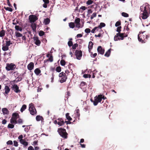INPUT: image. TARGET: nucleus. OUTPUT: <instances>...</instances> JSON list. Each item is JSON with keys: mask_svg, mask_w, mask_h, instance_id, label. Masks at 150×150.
Segmentation results:
<instances>
[{"mask_svg": "<svg viewBox=\"0 0 150 150\" xmlns=\"http://www.w3.org/2000/svg\"><path fill=\"white\" fill-rule=\"evenodd\" d=\"M56 71L58 72H60L61 71V67L60 66L57 67L56 69Z\"/></svg>", "mask_w": 150, "mask_h": 150, "instance_id": "a18cd8bd", "label": "nucleus"}, {"mask_svg": "<svg viewBox=\"0 0 150 150\" xmlns=\"http://www.w3.org/2000/svg\"><path fill=\"white\" fill-rule=\"evenodd\" d=\"M14 127V125L13 124H9L8 125V127L9 128H13Z\"/></svg>", "mask_w": 150, "mask_h": 150, "instance_id": "09e8293b", "label": "nucleus"}, {"mask_svg": "<svg viewBox=\"0 0 150 150\" xmlns=\"http://www.w3.org/2000/svg\"><path fill=\"white\" fill-rule=\"evenodd\" d=\"M97 50L98 54L103 55L105 52V49L103 48L101 46H98L97 48Z\"/></svg>", "mask_w": 150, "mask_h": 150, "instance_id": "9d476101", "label": "nucleus"}, {"mask_svg": "<svg viewBox=\"0 0 150 150\" xmlns=\"http://www.w3.org/2000/svg\"><path fill=\"white\" fill-rule=\"evenodd\" d=\"M34 66L33 63L32 62H30L27 66L28 69L29 70H31L33 68Z\"/></svg>", "mask_w": 150, "mask_h": 150, "instance_id": "2eb2a0df", "label": "nucleus"}, {"mask_svg": "<svg viewBox=\"0 0 150 150\" xmlns=\"http://www.w3.org/2000/svg\"><path fill=\"white\" fill-rule=\"evenodd\" d=\"M4 89L5 90V93L6 94H8L10 90L9 87L8 86H6L5 87Z\"/></svg>", "mask_w": 150, "mask_h": 150, "instance_id": "412c9836", "label": "nucleus"}, {"mask_svg": "<svg viewBox=\"0 0 150 150\" xmlns=\"http://www.w3.org/2000/svg\"><path fill=\"white\" fill-rule=\"evenodd\" d=\"M15 35L17 37H21L22 36V34L18 32H15Z\"/></svg>", "mask_w": 150, "mask_h": 150, "instance_id": "473e14b6", "label": "nucleus"}, {"mask_svg": "<svg viewBox=\"0 0 150 150\" xmlns=\"http://www.w3.org/2000/svg\"><path fill=\"white\" fill-rule=\"evenodd\" d=\"M4 8L6 10L9 11L10 12H12L13 11L12 9V8H11L8 7H4Z\"/></svg>", "mask_w": 150, "mask_h": 150, "instance_id": "a19ab883", "label": "nucleus"}, {"mask_svg": "<svg viewBox=\"0 0 150 150\" xmlns=\"http://www.w3.org/2000/svg\"><path fill=\"white\" fill-rule=\"evenodd\" d=\"M49 59L50 62H52L53 61V57L52 55L50 56Z\"/></svg>", "mask_w": 150, "mask_h": 150, "instance_id": "052dcab7", "label": "nucleus"}, {"mask_svg": "<svg viewBox=\"0 0 150 150\" xmlns=\"http://www.w3.org/2000/svg\"><path fill=\"white\" fill-rule=\"evenodd\" d=\"M30 126H26L24 129L25 131H28L29 130H30Z\"/></svg>", "mask_w": 150, "mask_h": 150, "instance_id": "ea45409f", "label": "nucleus"}, {"mask_svg": "<svg viewBox=\"0 0 150 150\" xmlns=\"http://www.w3.org/2000/svg\"><path fill=\"white\" fill-rule=\"evenodd\" d=\"M16 67V65L13 63H7L6 64V69L7 71L13 70Z\"/></svg>", "mask_w": 150, "mask_h": 150, "instance_id": "423d86ee", "label": "nucleus"}, {"mask_svg": "<svg viewBox=\"0 0 150 150\" xmlns=\"http://www.w3.org/2000/svg\"><path fill=\"white\" fill-rule=\"evenodd\" d=\"M93 43L91 41H90L88 45V51L91 52V50L92 49L93 46Z\"/></svg>", "mask_w": 150, "mask_h": 150, "instance_id": "dca6fc26", "label": "nucleus"}, {"mask_svg": "<svg viewBox=\"0 0 150 150\" xmlns=\"http://www.w3.org/2000/svg\"><path fill=\"white\" fill-rule=\"evenodd\" d=\"M111 49H109L104 54V56L106 57H108L109 56L110 52H111Z\"/></svg>", "mask_w": 150, "mask_h": 150, "instance_id": "393cba45", "label": "nucleus"}, {"mask_svg": "<svg viewBox=\"0 0 150 150\" xmlns=\"http://www.w3.org/2000/svg\"><path fill=\"white\" fill-rule=\"evenodd\" d=\"M34 40L35 43L37 46H40L41 43V42L40 40H39L38 38L37 37H34Z\"/></svg>", "mask_w": 150, "mask_h": 150, "instance_id": "ddd939ff", "label": "nucleus"}, {"mask_svg": "<svg viewBox=\"0 0 150 150\" xmlns=\"http://www.w3.org/2000/svg\"><path fill=\"white\" fill-rule=\"evenodd\" d=\"M78 46V45L77 43H76L74 44V45H73L72 46V48L73 49L75 50L76 49V48Z\"/></svg>", "mask_w": 150, "mask_h": 150, "instance_id": "37998d69", "label": "nucleus"}, {"mask_svg": "<svg viewBox=\"0 0 150 150\" xmlns=\"http://www.w3.org/2000/svg\"><path fill=\"white\" fill-rule=\"evenodd\" d=\"M50 21V19L48 18L44 19V23L45 25L48 24L49 23Z\"/></svg>", "mask_w": 150, "mask_h": 150, "instance_id": "b1692460", "label": "nucleus"}, {"mask_svg": "<svg viewBox=\"0 0 150 150\" xmlns=\"http://www.w3.org/2000/svg\"><path fill=\"white\" fill-rule=\"evenodd\" d=\"M105 26V24L103 23H100L98 26L97 27L98 28L101 29L102 28L104 27Z\"/></svg>", "mask_w": 150, "mask_h": 150, "instance_id": "cd10ccee", "label": "nucleus"}, {"mask_svg": "<svg viewBox=\"0 0 150 150\" xmlns=\"http://www.w3.org/2000/svg\"><path fill=\"white\" fill-rule=\"evenodd\" d=\"M86 85V82H83V81H82L81 82V84L80 85L81 88H82L81 87L83 86H85Z\"/></svg>", "mask_w": 150, "mask_h": 150, "instance_id": "49530a36", "label": "nucleus"}, {"mask_svg": "<svg viewBox=\"0 0 150 150\" xmlns=\"http://www.w3.org/2000/svg\"><path fill=\"white\" fill-rule=\"evenodd\" d=\"M94 98L93 105L95 106L97 105L99 102L101 103L102 99H105L104 96L101 94L96 96Z\"/></svg>", "mask_w": 150, "mask_h": 150, "instance_id": "20e7f679", "label": "nucleus"}, {"mask_svg": "<svg viewBox=\"0 0 150 150\" xmlns=\"http://www.w3.org/2000/svg\"><path fill=\"white\" fill-rule=\"evenodd\" d=\"M96 16V13H93L92 15L91 16V19H92L94 17H95Z\"/></svg>", "mask_w": 150, "mask_h": 150, "instance_id": "8fccbe9b", "label": "nucleus"}, {"mask_svg": "<svg viewBox=\"0 0 150 150\" xmlns=\"http://www.w3.org/2000/svg\"><path fill=\"white\" fill-rule=\"evenodd\" d=\"M9 49V47L8 46L6 45H3L2 47V50L4 51H6L8 50Z\"/></svg>", "mask_w": 150, "mask_h": 150, "instance_id": "c85d7f7f", "label": "nucleus"}, {"mask_svg": "<svg viewBox=\"0 0 150 150\" xmlns=\"http://www.w3.org/2000/svg\"><path fill=\"white\" fill-rule=\"evenodd\" d=\"M14 91L16 93H18L21 92V91L19 89V87L16 84H14L12 87Z\"/></svg>", "mask_w": 150, "mask_h": 150, "instance_id": "9b49d317", "label": "nucleus"}, {"mask_svg": "<svg viewBox=\"0 0 150 150\" xmlns=\"http://www.w3.org/2000/svg\"><path fill=\"white\" fill-rule=\"evenodd\" d=\"M98 28L97 27H96L93 28L91 31V32L92 33H94L96 30H97V29Z\"/></svg>", "mask_w": 150, "mask_h": 150, "instance_id": "4d7b16f0", "label": "nucleus"}, {"mask_svg": "<svg viewBox=\"0 0 150 150\" xmlns=\"http://www.w3.org/2000/svg\"><path fill=\"white\" fill-rule=\"evenodd\" d=\"M13 143H14V145L16 146L17 147L18 146V142L16 140H14L13 141Z\"/></svg>", "mask_w": 150, "mask_h": 150, "instance_id": "6e6d98bb", "label": "nucleus"}, {"mask_svg": "<svg viewBox=\"0 0 150 150\" xmlns=\"http://www.w3.org/2000/svg\"><path fill=\"white\" fill-rule=\"evenodd\" d=\"M29 19L30 22H34L38 19V18L35 15H32L29 16Z\"/></svg>", "mask_w": 150, "mask_h": 150, "instance_id": "1a4fd4ad", "label": "nucleus"}, {"mask_svg": "<svg viewBox=\"0 0 150 150\" xmlns=\"http://www.w3.org/2000/svg\"><path fill=\"white\" fill-rule=\"evenodd\" d=\"M16 119L11 118L10 120L11 123L12 124H16L17 123Z\"/></svg>", "mask_w": 150, "mask_h": 150, "instance_id": "c756f323", "label": "nucleus"}, {"mask_svg": "<svg viewBox=\"0 0 150 150\" xmlns=\"http://www.w3.org/2000/svg\"><path fill=\"white\" fill-rule=\"evenodd\" d=\"M80 20L79 18H77L75 19V22L76 24V27H77L78 28H79L80 27Z\"/></svg>", "mask_w": 150, "mask_h": 150, "instance_id": "4468645a", "label": "nucleus"}, {"mask_svg": "<svg viewBox=\"0 0 150 150\" xmlns=\"http://www.w3.org/2000/svg\"><path fill=\"white\" fill-rule=\"evenodd\" d=\"M36 119L37 121H42L43 120V117L40 115H37L36 117Z\"/></svg>", "mask_w": 150, "mask_h": 150, "instance_id": "4be33fe9", "label": "nucleus"}, {"mask_svg": "<svg viewBox=\"0 0 150 150\" xmlns=\"http://www.w3.org/2000/svg\"><path fill=\"white\" fill-rule=\"evenodd\" d=\"M91 53V55H92V56H91V57H95L97 55V53H95L93 54V53L92 52H90Z\"/></svg>", "mask_w": 150, "mask_h": 150, "instance_id": "5fc2aeb1", "label": "nucleus"}, {"mask_svg": "<svg viewBox=\"0 0 150 150\" xmlns=\"http://www.w3.org/2000/svg\"><path fill=\"white\" fill-rule=\"evenodd\" d=\"M83 35L81 34H79L77 35L76 37L77 38H79L80 37H81Z\"/></svg>", "mask_w": 150, "mask_h": 150, "instance_id": "338daca9", "label": "nucleus"}, {"mask_svg": "<svg viewBox=\"0 0 150 150\" xmlns=\"http://www.w3.org/2000/svg\"><path fill=\"white\" fill-rule=\"evenodd\" d=\"M69 115V113H67L66 114V117L68 120L71 121L72 120V119Z\"/></svg>", "mask_w": 150, "mask_h": 150, "instance_id": "bb28decb", "label": "nucleus"}, {"mask_svg": "<svg viewBox=\"0 0 150 150\" xmlns=\"http://www.w3.org/2000/svg\"><path fill=\"white\" fill-rule=\"evenodd\" d=\"M121 26H119L117 28V31L118 32V33H121Z\"/></svg>", "mask_w": 150, "mask_h": 150, "instance_id": "603ef678", "label": "nucleus"}, {"mask_svg": "<svg viewBox=\"0 0 150 150\" xmlns=\"http://www.w3.org/2000/svg\"><path fill=\"white\" fill-rule=\"evenodd\" d=\"M33 30L34 31H35L36 28V25L35 24H34L31 26Z\"/></svg>", "mask_w": 150, "mask_h": 150, "instance_id": "c03bdc74", "label": "nucleus"}, {"mask_svg": "<svg viewBox=\"0 0 150 150\" xmlns=\"http://www.w3.org/2000/svg\"><path fill=\"white\" fill-rule=\"evenodd\" d=\"M122 15L125 17H129V15L127 13L125 12H122Z\"/></svg>", "mask_w": 150, "mask_h": 150, "instance_id": "58836bf2", "label": "nucleus"}, {"mask_svg": "<svg viewBox=\"0 0 150 150\" xmlns=\"http://www.w3.org/2000/svg\"><path fill=\"white\" fill-rule=\"evenodd\" d=\"M12 44V43L11 42V41L10 40L6 41V45L8 47Z\"/></svg>", "mask_w": 150, "mask_h": 150, "instance_id": "e433bc0d", "label": "nucleus"}, {"mask_svg": "<svg viewBox=\"0 0 150 150\" xmlns=\"http://www.w3.org/2000/svg\"><path fill=\"white\" fill-rule=\"evenodd\" d=\"M87 8L85 6H82L80 8V9H82L83 11H84V10H85Z\"/></svg>", "mask_w": 150, "mask_h": 150, "instance_id": "e2e57ef3", "label": "nucleus"}, {"mask_svg": "<svg viewBox=\"0 0 150 150\" xmlns=\"http://www.w3.org/2000/svg\"><path fill=\"white\" fill-rule=\"evenodd\" d=\"M19 114L17 113H13L12 118L17 120L19 117Z\"/></svg>", "mask_w": 150, "mask_h": 150, "instance_id": "a211bd4d", "label": "nucleus"}, {"mask_svg": "<svg viewBox=\"0 0 150 150\" xmlns=\"http://www.w3.org/2000/svg\"><path fill=\"white\" fill-rule=\"evenodd\" d=\"M93 1L92 0H88L86 2V4L88 5H90L91 4H92L93 3Z\"/></svg>", "mask_w": 150, "mask_h": 150, "instance_id": "4c0bfd02", "label": "nucleus"}, {"mask_svg": "<svg viewBox=\"0 0 150 150\" xmlns=\"http://www.w3.org/2000/svg\"><path fill=\"white\" fill-rule=\"evenodd\" d=\"M20 142L21 144H23L24 146H26L28 145V142L25 141L24 139H20Z\"/></svg>", "mask_w": 150, "mask_h": 150, "instance_id": "f3484780", "label": "nucleus"}, {"mask_svg": "<svg viewBox=\"0 0 150 150\" xmlns=\"http://www.w3.org/2000/svg\"><path fill=\"white\" fill-rule=\"evenodd\" d=\"M75 55L76 58L78 59H81L82 55V52L81 50H76L75 52Z\"/></svg>", "mask_w": 150, "mask_h": 150, "instance_id": "6e6552de", "label": "nucleus"}, {"mask_svg": "<svg viewBox=\"0 0 150 150\" xmlns=\"http://www.w3.org/2000/svg\"><path fill=\"white\" fill-rule=\"evenodd\" d=\"M29 110L31 115H34L36 114L37 111L35 108L34 104L32 103L30 104Z\"/></svg>", "mask_w": 150, "mask_h": 150, "instance_id": "39448f33", "label": "nucleus"}, {"mask_svg": "<svg viewBox=\"0 0 150 150\" xmlns=\"http://www.w3.org/2000/svg\"><path fill=\"white\" fill-rule=\"evenodd\" d=\"M28 150H34V149L33 147L30 146L28 147Z\"/></svg>", "mask_w": 150, "mask_h": 150, "instance_id": "680f3d73", "label": "nucleus"}, {"mask_svg": "<svg viewBox=\"0 0 150 150\" xmlns=\"http://www.w3.org/2000/svg\"><path fill=\"white\" fill-rule=\"evenodd\" d=\"M2 111L4 115H8V114L9 111L8 109L6 108H3L2 109Z\"/></svg>", "mask_w": 150, "mask_h": 150, "instance_id": "6ab92c4d", "label": "nucleus"}, {"mask_svg": "<svg viewBox=\"0 0 150 150\" xmlns=\"http://www.w3.org/2000/svg\"><path fill=\"white\" fill-rule=\"evenodd\" d=\"M149 6L148 5L145 6L143 5L142 6H140V10L141 12H143L141 15L142 18L143 19H146L149 16V14L148 13Z\"/></svg>", "mask_w": 150, "mask_h": 150, "instance_id": "f257e3e1", "label": "nucleus"}, {"mask_svg": "<svg viewBox=\"0 0 150 150\" xmlns=\"http://www.w3.org/2000/svg\"><path fill=\"white\" fill-rule=\"evenodd\" d=\"M127 37V34L125 33H118L116 34L114 37L115 41H117L120 40H123L124 38Z\"/></svg>", "mask_w": 150, "mask_h": 150, "instance_id": "7ed1b4c3", "label": "nucleus"}, {"mask_svg": "<svg viewBox=\"0 0 150 150\" xmlns=\"http://www.w3.org/2000/svg\"><path fill=\"white\" fill-rule=\"evenodd\" d=\"M57 131H66V129H64L59 128L58 129Z\"/></svg>", "mask_w": 150, "mask_h": 150, "instance_id": "bf43d9fd", "label": "nucleus"}, {"mask_svg": "<svg viewBox=\"0 0 150 150\" xmlns=\"http://www.w3.org/2000/svg\"><path fill=\"white\" fill-rule=\"evenodd\" d=\"M6 120L4 119L2 121V124L4 125H5L6 123Z\"/></svg>", "mask_w": 150, "mask_h": 150, "instance_id": "774afa93", "label": "nucleus"}, {"mask_svg": "<svg viewBox=\"0 0 150 150\" xmlns=\"http://www.w3.org/2000/svg\"><path fill=\"white\" fill-rule=\"evenodd\" d=\"M15 29L17 30L21 31L22 30V28L18 25H16L15 26Z\"/></svg>", "mask_w": 150, "mask_h": 150, "instance_id": "f704fd0d", "label": "nucleus"}, {"mask_svg": "<svg viewBox=\"0 0 150 150\" xmlns=\"http://www.w3.org/2000/svg\"><path fill=\"white\" fill-rule=\"evenodd\" d=\"M59 134L64 139L67 138L68 135L67 132H58Z\"/></svg>", "mask_w": 150, "mask_h": 150, "instance_id": "f8f14e48", "label": "nucleus"}, {"mask_svg": "<svg viewBox=\"0 0 150 150\" xmlns=\"http://www.w3.org/2000/svg\"><path fill=\"white\" fill-rule=\"evenodd\" d=\"M17 122L18 123H21L23 122V120L22 119H19L18 120Z\"/></svg>", "mask_w": 150, "mask_h": 150, "instance_id": "0e129e2a", "label": "nucleus"}, {"mask_svg": "<svg viewBox=\"0 0 150 150\" xmlns=\"http://www.w3.org/2000/svg\"><path fill=\"white\" fill-rule=\"evenodd\" d=\"M66 75V74L63 72L60 73L59 74V77H62L63 76H65Z\"/></svg>", "mask_w": 150, "mask_h": 150, "instance_id": "79ce46f5", "label": "nucleus"}, {"mask_svg": "<svg viewBox=\"0 0 150 150\" xmlns=\"http://www.w3.org/2000/svg\"><path fill=\"white\" fill-rule=\"evenodd\" d=\"M5 31L4 30H2L0 32V37H3L5 35Z\"/></svg>", "mask_w": 150, "mask_h": 150, "instance_id": "7c9ffc66", "label": "nucleus"}, {"mask_svg": "<svg viewBox=\"0 0 150 150\" xmlns=\"http://www.w3.org/2000/svg\"><path fill=\"white\" fill-rule=\"evenodd\" d=\"M41 72V70L39 68H36L34 70V72L37 75H38Z\"/></svg>", "mask_w": 150, "mask_h": 150, "instance_id": "5701e85b", "label": "nucleus"}, {"mask_svg": "<svg viewBox=\"0 0 150 150\" xmlns=\"http://www.w3.org/2000/svg\"><path fill=\"white\" fill-rule=\"evenodd\" d=\"M45 34V33L42 31L40 30V31L39 35L40 36H42L43 35Z\"/></svg>", "mask_w": 150, "mask_h": 150, "instance_id": "de8ad7c7", "label": "nucleus"}, {"mask_svg": "<svg viewBox=\"0 0 150 150\" xmlns=\"http://www.w3.org/2000/svg\"><path fill=\"white\" fill-rule=\"evenodd\" d=\"M69 25L70 28H73L75 27L74 23L73 22L69 23Z\"/></svg>", "mask_w": 150, "mask_h": 150, "instance_id": "72a5a7b5", "label": "nucleus"}, {"mask_svg": "<svg viewBox=\"0 0 150 150\" xmlns=\"http://www.w3.org/2000/svg\"><path fill=\"white\" fill-rule=\"evenodd\" d=\"M85 32L87 33H90L91 32V30L88 28H86L85 30Z\"/></svg>", "mask_w": 150, "mask_h": 150, "instance_id": "864d4df0", "label": "nucleus"}, {"mask_svg": "<svg viewBox=\"0 0 150 150\" xmlns=\"http://www.w3.org/2000/svg\"><path fill=\"white\" fill-rule=\"evenodd\" d=\"M6 143L8 145H12L13 144V142L11 140H9Z\"/></svg>", "mask_w": 150, "mask_h": 150, "instance_id": "13d9d810", "label": "nucleus"}, {"mask_svg": "<svg viewBox=\"0 0 150 150\" xmlns=\"http://www.w3.org/2000/svg\"><path fill=\"white\" fill-rule=\"evenodd\" d=\"M72 38H70L69 41L68 42V45L69 47L73 46V43L72 41Z\"/></svg>", "mask_w": 150, "mask_h": 150, "instance_id": "a878e982", "label": "nucleus"}, {"mask_svg": "<svg viewBox=\"0 0 150 150\" xmlns=\"http://www.w3.org/2000/svg\"><path fill=\"white\" fill-rule=\"evenodd\" d=\"M45 3L48 4L49 3V0H42Z\"/></svg>", "mask_w": 150, "mask_h": 150, "instance_id": "69168bd1", "label": "nucleus"}, {"mask_svg": "<svg viewBox=\"0 0 150 150\" xmlns=\"http://www.w3.org/2000/svg\"><path fill=\"white\" fill-rule=\"evenodd\" d=\"M26 105H22L21 109L20 111L21 112H23L26 108Z\"/></svg>", "mask_w": 150, "mask_h": 150, "instance_id": "2f4dec72", "label": "nucleus"}, {"mask_svg": "<svg viewBox=\"0 0 150 150\" xmlns=\"http://www.w3.org/2000/svg\"><path fill=\"white\" fill-rule=\"evenodd\" d=\"M120 25H121L120 21H117L115 24V26L116 27H118V26H120Z\"/></svg>", "mask_w": 150, "mask_h": 150, "instance_id": "3c124183", "label": "nucleus"}, {"mask_svg": "<svg viewBox=\"0 0 150 150\" xmlns=\"http://www.w3.org/2000/svg\"><path fill=\"white\" fill-rule=\"evenodd\" d=\"M67 79V76L66 75L65 76L62 77L60 81V82L61 83H63L66 81Z\"/></svg>", "mask_w": 150, "mask_h": 150, "instance_id": "aec40b11", "label": "nucleus"}, {"mask_svg": "<svg viewBox=\"0 0 150 150\" xmlns=\"http://www.w3.org/2000/svg\"><path fill=\"white\" fill-rule=\"evenodd\" d=\"M60 64L62 66H64L66 64L65 61L63 59H62L60 61Z\"/></svg>", "mask_w": 150, "mask_h": 150, "instance_id": "c9c22d12", "label": "nucleus"}, {"mask_svg": "<svg viewBox=\"0 0 150 150\" xmlns=\"http://www.w3.org/2000/svg\"><path fill=\"white\" fill-rule=\"evenodd\" d=\"M149 37L148 35H146L143 33L138 34V35L139 41L143 43L146 42Z\"/></svg>", "mask_w": 150, "mask_h": 150, "instance_id": "f03ea898", "label": "nucleus"}, {"mask_svg": "<svg viewBox=\"0 0 150 150\" xmlns=\"http://www.w3.org/2000/svg\"><path fill=\"white\" fill-rule=\"evenodd\" d=\"M54 123L55 124H58L59 126H61L64 124V122L62 118H59L55 120Z\"/></svg>", "mask_w": 150, "mask_h": 150, "instance_id": "0eeeda50", "label": "nucleus"}]
</instances>
